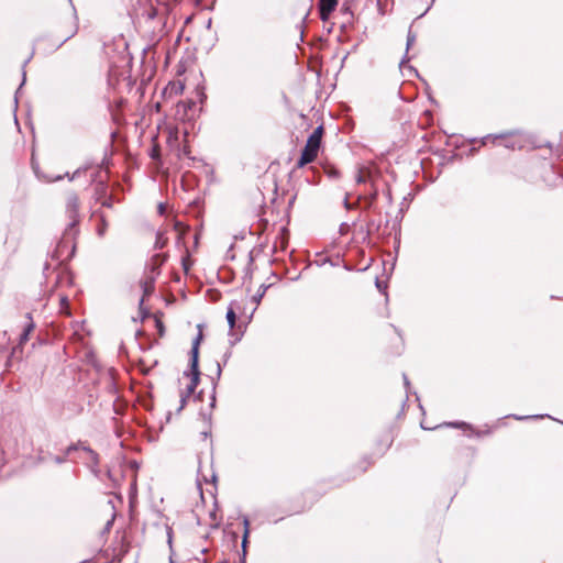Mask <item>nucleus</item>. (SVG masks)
Segmentation results:
<instances>
[{
  "label": "nucleus",
  "instance_id": "nucleus-15",
  "mask_svg": "<svg viewBox=\"0 0 563 563\" xmlns=\"http://www.w3.org/2000/svg\"><path fill=\"white\" fill-rule=\"evenodd\" d=\"M188 563H207L206 561H200L198 559L189 560Z\"/></svg>",
  "mask_w": 563,
  "mask_h": 563
},
{
  "label": "nucleus",
  "instance_id": "nucleus-12",
  "mask_svg": "<svg viewBox=\"0 0 563 563\" xmlns=\"http://www.w3.org/2000/svg\"><path fill=\"white\" fill-rule=\"evenodd\" d=\"M152 288H153V282L152 280L144 283V291H145V294L150 292V290Z\"/></svg>",
  "mask_w": 563,
  "mask_h": 563
},
{
  "label": "nucleus",
  "instance_id": "nucleus-18",
  "mask_svg": "<svg viewBox=\"0 0 563 563\" xmlns=\"http://www.w3.org/2000/svg\"><path fill=\"white\" fill-rule=\"evenodd\" d=\"M263 294H264V291L260 295H256V297L254 298L257 303L260 302L261 298L263 297Z\"/></svg>",
  "mask_w": 563,
  "mask_h": 563
},
{
  "label": "nucleus",
  "instance_id": "nucleus-13",
  "mask_svg": "<svg viewBox=\"0 0 563 563\" xmlns=\"http://www.w3.org/2000/svg\"><path fill=\"white\" fill-rule=\"evenodd\" d=\"M247 536H249V529L246 528L245 532H244V537H243V548H245V545H246Z\"/></svg>",
  "mask_w": 563,
  "mask_h": 563
},
{
  "label": "nucleus",
  "instance_id": "nucleus-4",
  "mask_svg": "<svg viewBox=\"0 0 563 563\" xmlns=\"http://www.w3.org/2000/svg\"><path fill=\"white\" fill-rule=\"evenodd\" d=\"M338 0H319L320 18L327 21L331 13L335 10Z\"/></svg>",
  "mask_w": 563,
  "mask_h": 563
},
{
  "label": "nucleus",
  "instance_id": "nucleus-9",
  "mask_svg": "<svg viewBox=\"0 0 563 563\" xmlns=\"http://www.w3.org/2000/svg\"><path fill=\"white\" fill-rule=\"evenodd\" d=\"M416 41V36L409 32L407 37V47H410Z\"/></svg>",
  "mask_w": 563,
  "mask_h": 563
},
{
  "label": "nucleus",
  "instance_id": "nucleus-3",
  "mask_svg": "<svg viewBox=\"0 0 563 563\" xmlns=\"http://www.w3.org/2000/svg\"><path fill=\"white\" fill-rule=\"evenodd\" d=\"M130 543L125 532H117L115 545L112 548V560L121 561L129 551Z\"/></svg>",
  "mask_w": 563,
  "mask_h": 563
},
{
  "label": "nucleus",
  "instance_id": "nucleus-17",
  "mask_svg": "<svg viewBox=\"0 0 563 563\" xmlns=\"http://www.w3.org/2000/svg\"><path fill=\"white\" fill-rule=\"evenodd\" d=\"M263 294H264V291L260 295H256V297L254 298L257 303L260 302L261 298L263 297Z\"/></svg>",
  "mask_w": 563,
  "mask_h": 563
},
{
  "label": "nucleus",
  "instance_id": "nucleus-16",
  "mask_svg": "<svg viewBox=\"0 0 563 563\" xmlns=\"http://www.w3.org/2000/svg\"><path fill=\"white\" fill-rule=\"evenodd\" d=\"M455 427H464V431H466L467 429H470L471 424H465V423H462V424H454Z\"/></svg>",
  "mask_w": 563,
  "mask_h": 563
},
{
  "label": "nucleus",
  "instance_id": "nucleus-10",
  "mask_svg": "<svg viewBox=\"0 0 563 563\" xmlns=\"http://www.w3.org/2000/svg\"><path fill=\"white\" fill-rule=\"evenodd\" d=\"M356 181L357 183H365L366 181V176L364 175V173L362 170L358 172V174L356 176Z\"/></svg>",
  "mask_w": 563,
  "mask_h": 563
},
{
  "label": "nucleus",
  "instance_id": "nucleus-19",
  "mask_svg": "<svg viewBox=\"0 0 563 563\" xmlns=\"http://www.w3.org/2000/svg\"><path fill=\"white\" fill-rule=\"evenodd\" d=\"M151 155H152V157H154V158H155V157H156V155H157V151H156V150H153Z\"/></svg>",
  "mask_w": 563,
  "mask_h": 563
},
{
  "label": "nucleus",
  "instance_id": "nucleus-20",
  "mask_svg": "<svg viewBox=\"0 0 563 563\" xmlns=\"http://www.w3.org/2000/svg\"><path fill=\"white\" fill-rule=\"evenodd\" d=\"M422 429L424 430H432V428H428V427H424L423 424H421Z\"/></svg>",
  "mask_w": 563,
  "mask_h": 563
},
{
  "label": "nucleus",
  "instance_id": "nucleus-2",
  "mask_svg": "<svg viewBox=\"0 0 563 563\" xmlns=\"http://www.w3.org/2000/svg\"><path fill=\"white\" fill-rule=\"evenodd\" d=\"M321 142L316 141L314 139L307 140L306 146L301 153V156L298 161V167H302L311 162H313L318 155Z\"/></svg>",
  "mask_w": 563,
  "mask_h": 563
},
{
  "label": "nucleus",
  "instance_id": "nucleus-1",
  "mask_svg": "<svg viewBox=\"0 0 563 563\" xmlns=\"http://www.w3.org/2000/svg\"><path fill=\"white\" fill-rule=\"evenodd\" d=\"M202 339V333L199 332V334L197 335V338L195 339L194 343H192V349H191V368H192V375H191V383H189V385L187 386V391L188 394H191L197 384H198V375H199V372H198V349H199V344H200V341Z\"/></svg>",
  "mask_w": 563,
  "mask_h": 563
},
{
  "label": "nucleus",
  "instance_id": "nucleus-6",
  "mask_svg": "<svg viewBox=\"0 0 563 563\" xmlns=\"http://www.w3.org/2000/svg\"><path fill=\"white\" fill-rule=\"evenodd\" d=\"M209 516H210V519H211V521L209 522L210 527L218 528L220 526L221 521H222V516L218 515V509L214 508L213 510H211L209 512Z\"/></svg>",
  "mask_w": 563,
  "mask_h": 563
},
{
  "label": "nucleus",
  "instance_id": "nucleus-11",
  "mask_svg": "<svg viewBox=\"0 0 563 563\" xmlns=\"http://www.w3.org/2000/svg\"><path fill=\"white\" fill-rule=\"evenodd\" d=\"M164 244H165V240H163V234L158 233V234H157V242H156V245H157L158 247H163V246H164Z\"/></svg>",
  "mask_w": 563,
  "mask_h": 563
},
{
  "label": "nucleus",
  "instance_id": "nucleus-21",
  "mask_svg": "<svg viewBox=\"0 0 563 563\" xmlns=\"http://www.w3.org/2000/svg\"><path fill=\"white\" fill-rule=\"evenodd\" d=\"M66 301H67L66 298L62 299V303H66Z\"/></svg>",
  "mask_w": 563,
  "mask_h": 563
},
{
  "label": "nucleus",
  "instance_id": "nucleus-5",
  "mask_svg": "<svg viewBox=\"0 0 563 563\" xmlns=\"http://www.w3.org/2000/svg\"><path fill=\"white\" fill-rule=\"evenodd\" d=\"M235 309H236V302H232L229 306L228 311H227V321L229 323L230 329H233L235 325V321H236Z\"/></svg>",
  "mask_w": 563,
  "mask_h": 563
},
{
  "label": "nucleus",
  "instance_id": "nucleus-7",
  "mask_svg": "<svg viewBox=\"0 0 563 563\" xmlns=\"http://www.w3.org/2000/svg\"><path fill=\"white\" fill-rule=\"evenodd\" d=\"M322 133H323V128L322 126H318L312 133L311 135L309 136V139H314L316 141H319L321 142V137H322Z\"/></svg>",
  "mask_w": 563,
  "mask_h": 563
},
{
  "label": "nucleus",
  "instance_id": "nucleus-22",
  "mask_svg": "<svg viewBox=\"0 0 563 563\" xmlns=\"http://www.w3.org/2000/svg\"><path fill=\"white\" fill-rule=\"evenodd\" d=\"M191 375H192V373H191V374H187V377H190V378H191Z\"/></svg>",
  "mask_w": 563,
  "mask_h": 563
},
{
  "label": "nucleus",
  "instance_id": "nucleus-8",
  "mask_svg": "<svg viewBox=\"0 0 563 563\" xmlns=\"http://www.w3.org/2000/svg\"><path fill=\"white\" fill-rule=\"evenodd\" d=\"M33 327H34V325H33V323H30V324L26 327V329L24 330V332L21 334V338H20L21 343H24V342H26V341H27V339H29V334H30V332L33 330Z\"/></svg>",
  "mask_w": 563,
  "mask_h": 563
},
{
  "label": "nucleus",
  "instance_id": "nucleus-14",
  "mask_svg": "<svg viewBox=\"0 0 563 563\" xmlns=\"http://www.w3.org/2000/svg\"><path fill=\"white\" fill-rule=\"evenodd\" d=\"M179 406L177 407V410H180L185 404V397L183 395H180V400H179Z\"/></svg>",
  "mask_w": 563,
  "mask_h": 563
}]
</instances>
